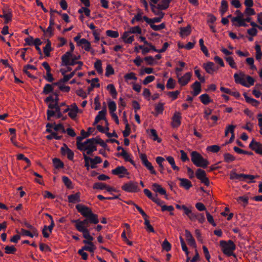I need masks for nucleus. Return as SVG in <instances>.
Here are the masks:
<instances>
[{"label":"nucleus","instance_id":"nucleus-1","mask_svg":"<svg viewBox=\"0 0 262 262\" xmlns=\"http://www.w3.org/2000/svg\"><path fill=\"white\" fill-rule=\"evenodd\" d=\"M171 1L172 0H149V4L152 12L159 14L164 12V10L169 8Z\"/></svg>","mask_w":262,"mask_h":262},{"label":"nucleus","instance_id":"nucleus-2","mask_svg":"<svg viewBox=\"0 0 262 262\" xmlns=\"http://www.w3.org/2000/svg\"><path fill=\"white\" fill-rule=\"evenodd\" d=\"M71 223L75 224V227L77 231L82 233V236L89 237V229L88 225L90 221L86 218L81 221L79 219L72 220Z\"/></svg>","mask_w":262,"mask_h":262},{"label":"nucleus","instance_id":"nucleus-3","mask_svg":"<svg viewBox=\"0 0 262 262\" xmlns=\"http://www.w3.org/2000/svg\"><path fill=\"white\" fill-rule=\"evenodd\" d=\"M191 160L198 167L206 168L209 164L208 160L196 151L191 152Z\"/></svg>","mask_w":262,"mask_h":262},{"label":"nucleus","instance_id":"nucleus-4","mask_svg":"<svg viewBox=\"0 0 262 262\" xmlns=\"http://www.w3.org/2000/svg\"><path fill=\"white\" fill-rule=\"evenodd\" d=\"M220 245L222 248V251L223 252L224 254L227 255L228 256L233 255L235 256V254L232 252L235 249V245L234 243L230 240H229L228 242L224 241H221L220 242Z\"/></svg>","mask_w":262,"mask_h":262},{"label":"nucleus","instance_id":"nucleus-5","mask_svg":"<svg viewBox=\"0 0 262 262\" xmlns=\"http://www.w3.org/2000/svg\"><path fill=\"white\" fill-rule=\"evenodd\" d=\"M123 190L127 192H137L140 191L138 183L137 182L130 181L124 184L122 186Z\"/></svg>","mask_w":262,"mask_h":262},{"label":"nucleus","instance_id":"nucleus-6","mask_svg":"<svg viewBox=\"0 0 262 262\" xmlns=\"http://www.w3.org/2000/svg\"><path fill=\"white\" fill-rule=\"evenodd\" d=\"M74 39L77 46L85 49L86 51H90L91 45L88 40L85 38H80L79 35L76 36Z\"/></svg>","mask_w":262,"mask_h":262},{"label":"nucleus","instance_id":"nucleus-7","mask_svg":"<svg viewBox=\"0 0 262 262\" xmlns=\"http://www.w3.org/2000/svg\"><path fill=\"white\" fill-rule=\"evenodd\" d=\"M195 174L197 179L201 181L202 183L204 184L207 186H209V181L206 177V173L204 170L199 168L197 169L196 171H195Z\"/></svg>","mask_w":262,"mask_h":262},{"label":"nucleus","instance_id":"nucleus-8","mask_svg":"<svg viewBox=\"0 0 262 262\" xmlns=\"http://www.w3.org/2000/svg\"><path fill=\"white\" fill-rule=\"evenodd\" d=\"M140 159L142 162L143 165L146 167L147 170H149L150 173L153 174H156V171L154 169L153 166L151 163L147 159V156L144 154L140 155Z\"/></svg>","mask_w":262,"mask_h":262},{"label":"nucleus","instance_id":"nucleus-9","mask_svg":"<svg viewBox=\"0 0 262 262\" xmlns=\"http://www.w3.org/2000/svg\"><path fill=\"white\" fill-rule=\"evenodd\" d=\"M76 209L82 216L86 217L90 214H93L92 209L84 205L78 204L76 205Z\"/></svg>","mask_w":262,"mask_h":262},{"label":"nucleus","instance_id":"nucleus-10","mask_svg":"<svg viewBox=\"0 0 262 262\" xmlns=\"http://www.w3.org/2000/svg\"><path fill=\"white\" fill-rule=\"evenodd\" d=\"M236 12H239V14L236 17H232L231 15L228 17L231 18V21L233 25L236 26H245V20L243 18V14L238 10L236 11Z\"/></svg>","mask_w":262,"mask_h":262},{"label":"nucleus","instance_id":"nucleus-11","mask_svg":"<svg viewBox=\"0 0 262 262\" xmlns=\"http://www.w3.org/2000/svg\"><path fill=\"white\" fill-rule=\"evenodd\" d=\"M191 75V72H187L182 76H180V74H178L177 77L178 78V83L182 86L187 85L190 80Z\"/></svg>","mask_w":262,"mask_h":262},{"label":"nucleus","instance_id":"nucleus-12","mask_svg":"<svg viewBox=\"0 0 262 262\" xmlns=\"http://www.w3.org/2000/svg\"><path fill=\"white\" fill-rule=\"evenodd\" d=\"M112 173L114 175L118 176L120 178H122L125 175H128L129 173L126 167L123 166H119L112 170Z\"/></svg>","mask_w":262,"mask_h":262},{"label":"nucleus","instance_id":"nucleus-13","mask_svg":"<svg viewBox=\"0 0 262 262\" xmlns=\"http://www.w3.org/2000/svg\"><path fill=\"white\" fill-rule=\"evenodd\" d=\"M155 15L157 16L153 18H149L147 16L144 17V20L149 25L154 24L155 23H159L165 15L164 12H161L159 14H157L156 12H152Z\"/></svg>","mask_w":262,"mask_h":262},{"label":"nucleus","instance_id":"nucleus-14","mask_svg":"<svg viewBox=\"0 0 262 262\" xmlns=\"http://www.w3.org/2000/svg\"><path fill=\"white\" fill-rule=\"evenodd\" d=\"M249 147L252 150H254L255 152L262 155V144L256 142L254 139H252L251 143H250Z\"/></svg>","mask_w":262,"mask_h":262},{"label":"nucleus","instance_id":"nucleus-15","mask_svg":"<svg viewBox=\"0 0 262 262\" xmlns=\"http://www.w3.org/2000/svg\"><path fill=\"white\" fill-rule=\"evenodd\" d=\"M203 68H204L206 72L209 74H213L214 72L218 70V67L215 66L214 63L211 61H208L206 63H204Z\"/></svg>","mask_w":262,"mask_h":262},{"label":"nucleus","instance_id":"nucleus-16","mask_svg":"<svg viewBox=\"0 0 262 262\" xmlns=\"http://www.w3.org/2000/svg\"><path fill=\"white\" fill-rule=\"evenodd\" d=\"M80 151H84L86 150V153L88 155H92V153L97 150V147L95 144L89 143L86 145H83L82 150Z\"/></svg>","mask_w":262,"mask_h":262},{"label":"nucleus","instance_id":"nucleus-17","mask_svg":"<svg viewBox=\"0 0 262 262\" xmlns=\"http://www.w3.org/2000/svg\"><path fill=\"white\" fill-rule=\"evenodd\" d=\"M230 179L231 180H242L244 178H248L250 177L251 178H253V177L249 175V174H246L245 173H237L235 172L234 170H232L230 172Z\"/></svg>","mask_w":262,"mask_h":262},{"label":"nucleus","instance_id":"nucleus-18","mask_svg":"<svg viewBox=\"0 0 262 262\" xmlns=\"http://www.w3.org/2000/svg\"><path fill=\"white\" fill-rule=\"evenodd\" d=\"M151 189H152V190L155 192L158 193L161 195H164L165 196V198L167 199L166 191L161 187L160 184L158 183H154L152 185H151Z\"/></svg>","mask_w":262,"mask_h":262},{"label":"nucleus","instance_id":"nucleus-19","mask_svg":"<svg viewBox=\"0 0 262 262\" xmlns=\"http://www.w3.org/2000/svg\"><path fill=\"white\" fill-rule=\"evenodd\" d=\"M62 113L61 106H59V104L57 106L55 107L54 110H48L47 112H46V114H47V120L48 121H51V118L55 116L56 113Z\"/></svg>","mask_w":262,"mask_h":262},{"label":"nucleus","instance_id":"nucleus-20","mask_svg":"<svg viewBox=\"0 0 262 262\" xmlns=\"http://www.w3.org/2000/svg\"><path fill=\"white\" fill-rule=\"evenodd\" d=\"M85 139L82 136H77L76 137V147L78 150H82L83 145H86L89 142L92 141L90 138L86 139L84 142H82V140Z\"/></svg>","mask_w":262,"mask_h":262},{"label":"nucleus","instance_id":"nucleus-21","mask_svg":"<svg viewBox=\"0 0 262 262\" xmlns=\"http://www.w3.org/2000/svg\"><path fill=\"white\" fill-rule=\"evenodd\" d=\"M79 112L78 107L77 106L75 103H73L71 105V107H69V111L68 113V116L72 119H74L77 114Z\"/></svg>","mask_w":262,"mask_h":262},{"label":"nucleus","instance_id":"nucleus-22","mask_svg":"<svg viewBox=\"0 0 262 262\" xmlns=\"http://www.w3.org/2000/svg\"><path fill=\"white\" fill-rule=\"evenodd\" d=\"M191 88L193 90V91L191 92V94L193 96H197L201 92V83L198 81H195L194 83L192 84Z\"/></svg>","mask_w":262,"mask_h":262},{"label":"nucleus","instance_id":"nucleus-23","mask_svg":"<svg viewBox=\"0 0 262 262\" xmlns=\"http://www.w3.org/2000/svg\"><path fill=\"white\" fill-rule=\"evenodd\" d=\"M181 114L179 112H176L174 113V115L172 118V123H171V125L173 127H178L181 124Z\"/></svg>","mask_w":262,"mask_h":262},{"label":"nucleus","instance_id":"nucleus-24","mask_svg":"<svg viewBox=\"0 0 262 262\" xmlns=\"http://www.w3.org/2000/svg\"><path fill=\"white\" fill-rule=\"evenodd\" d=\"M3 14L0 15V17L4 18L5 23L7 24L12 20V14L11 11L9 10H4Z\"/></svg>","mask_w":262,"mask_h":262},{"label":"nucleus","instance_id":"nucleus-25","mask_svg":"<svg viewBox=\"0 0 262 262\" xmlns=\"http://www.w3.org/2000/svg\"><path fill=\"white\" fill-rule=\"evenodd\" d=\"M89 160L90 162V168L93 169L97 168V164L102 162V160L99 156H96L94 159L89 157Z\"/></svg>","mask_w":262,"mask_h":262},{"label":"nucleus","instance_id":"nucleus-26","mask_svg":"<svg viewBox=\"0 0 262 262\" xmlns=\"http://www.w3.org/2000/svg\"><path fill=\"white\" fill-rule=\"evenodd\" d=\"M75 71L72 72L69 75H64V77L62 79H61L58 81L53 83V85H59L62 84V83H65L66 82L69 81L70 78H72L73 76L75 75Z\"/></svg>","mask_w":262,"mask_h":262},{"label":"nucleus","instance_id":"nucleus-27","mask_svg":"<svg viewBox=\"0 0 262 262\" xmlns=\"http://www.w3.org/2000/svg\"><path fill=\"white\" fill-rule=\"evenodd\" d=\"M145 16H143V13L142 11L139 10L138 13L134 16V17L132 19L131 23L134 24L136 22H140L142 21L143 20H144V17Z\"/></svg>","mask_w":262,"mask_h":262},{"label":"nucleus","instance_id":"nucleus-28","mask_svg":"<svg viewBox=\"0 0 262 262\" xmlns=\"http://www.w3.org/2000/svg\"><path fill=\"white\" fill-rule=\"evenodd\" d=\"M90 139H92V141H91V142H90L89 143H92L94 144V145L99 144L101 146H102V147H103L105 149H106V148L107 147V145L106 143L105 142V141L102 140V139L100 138H98V137L93 138H90Z\"/></svg>","mask_w":262,"mask_h":262},{"label":"nucleus","instance_id":"nucleus-29","mask_svg":"<svg viewBox=\"0 0 262 262\" xmlns=\"http://www.w3.org/2000/svg\"><path fill=\"white\" fill-rule=\"evenodd\" d=\"M178 180L181 182L180 186L186 190L189 189L192 186L191 182L186 179L179 178Z\"/></svg>","mask_w":262,"mask_h":262},{"label":"nucleus","instance_id":"nucleus-30","mask_svg":"<svg viewBox=\"0 0 262 262\" xmlns=\"http://www.w3.org/2000/svg\"><path fill=\"white\" fill-rule=\"evenodd\" d=\"M80 58V55H78V56L74 55V56H73L71 58V59H68V63L67 64V66H74L76 64L82 65L83 63H82V61H76L77 60H78Z\"/></svg>","mask_w":262,"mask_h":262},{"label":"nucleus","instance_id":"nucleus-31","mask_svg":"<svg viewBox=\"0 0 262 262\" xmlns=\"http://www.w3.org/2000/svg\"><path fill=\"white\" fill-rule=\"evenodd\" d=\"M185 235L188 244H190V245L192 246H195V240L189 230L187 229L185 230Z\"/></svg>","mask_w":262,"mask_h":262},{"label":"nucleus","instance_id":"nucleus-32","mask_svg":"<svg viewBox=\"0 0 262 262\" xmlns=\"http://www.w3.org/2000/svg\"><path fill=\"white\" fill-rule=\"evenodd\" d=\"M80 192H77L75 194L69 195L68 196V201L69 203H75L76 202H80Z\"/></svg>","mask_w":262,"mask_h":262},{"label":"nucleus","instance_id":"nucleus-33","mask_svg":"<svg viewBox=\"0 0 262 262\" xmlns=\"http://www.w3.org/2000/svg\"><path fill=\"white\" fill-rule=\"evenodd\" d=\"M73 52L68 51L66 52L64 54H63L61 57V61H62V66H67V64H68V59H70V58L73 56L72 53Z\"/></svg>","mask_w":262,"mask_h":262},{"label":"nucleus","instance_id":"nucleus-34","mask_svg":"<svg viewBox=\"0 0 262 262\" xmlns=\"http://www.w3.org/2000/svg\"><path fill=\"white\" fill-rule=\"evenodd\" d=\"M234 78L236 83L241 84L243 86H245V88H249V84L245 82L243 78H242L240 76H239L237 73L234 74Z\"/></svg>","mask_w":262,"mask_h":262},{"label":"nucleus","instance_id":"nucleus-35","mask_svg":"<svg viewBox=\"0 0 262 262\" xmlns=\"http://www.w3.org/2000/svg\"><path fill=\"white\" fill-rule=\"evenodd\" d=\"M46 132L51 133V134L46 136V138H47L49 140H51L52 139H55L56 140H60L62 138V136H59L57 135L56 133L52 132L51 129H46Z\"/></svg>","mask_w":262,"mask_h":262},{"label":"nucleus","instance_id":"nucleus-36","mask_svg":"<svg viewBox=\"0 0 262 262\" xmlns=\"http://www.w3.org/2000/svg\"><path fill=\"white\" fill-rule=\"evenodd\" d=\"M85 218L89 220L90 224H97L99 222L98 215L95 213L90 214Z\"/></svg>","mask_w":262,"mask_h":262},{"label":"nucleus","instance_id":"nucleus-37","mask_svg":"<svg viewBox=\"0 0 262 262\" xmlns=\"http://www.w3.org/2000/svg\"><path fill=\"white\" fill-rule=\"evenodd\" d=\"M199 98H200L202 103L205 105H207L212 101L211 99L209 98V95L207 94H202Z\"/></svg>","mask_w":262,"mask_h":262},{"label":"nucleus","instance_id":"nucleus-38","mask_svg":"<svg viewBox=\"0 0 262 262\" xmlns=\"http://www.w3.org/2000/svg\"><path fill=\"white\" fill-rule=\"evenodd\" d=\"M106 89L107 91H110V93L111 95L112 96L113 99H116L117 96V91L114 87V85L112 84H109L106 86Z\"/></svg>","mask_w":262,"mask_h":262},{"label":"nucleus","instance_id":"nucleus-39","mask_svg":"<svg viewBox=\"0 0 262 262\" xmlns=\"http://www.w3.org/2000/svg\"><path fill=\"white\" fill-rule=\"evenodd\" d=\"M228 9V4L226 0H222L220 7V12L222 15L227 11Z\"/></svg>","mask_w":262,"mask_h":262},{"label":"nucleus","instance_id":"nucleus-40","mask_svg":"<svg viewBox=\"0 0 262 262\" xmlns=\"http://www.w3.org/2000/svg\"><path fill=\"white\" fill-rule=\"evenodd\" d=\"M224 162L228 163H231L235 160V158L229 152H225L224 154Z\"/></svg>","mask_w":262,"mask_h":262},{"label":"nucleus","instance_id":"nucleus-41","mask_svg":"<svg viewBox=\"0 0 262 262\" xmlns=\"http://www.w3.org/2000/svg\"><path fill=\"white\" fill-rule=\"evenodd\" d=\"M166 160L168 162H169V164L171 165V168L173 169V170H180V168L175 165V162L174 158L171 156H167L166 157Z\"/></svg>","mask_w":262,"mask_h":262},{"label":"nucleus","instance_id":"nucleus-42","mask_svg":"<svg viewBox=\"0 0 262 262\" xmlns=\"http://www.w3.org/2000/svg\"><path fill=\"white\" fill-rule=\"evenodd\" d=\"M53 84H46L45 85L43 90H42V93L45 95H48L50 93H54Z\"/></svg>","mask_w":262,"mask_h":262},{"label":"nucleus","instance_id":"nucleus-43","mask_svg":"<svg viewBox=\"0 0 262 262\" xmlns=\"http://www.w3.org/2000/svg\"><path fill=\"white\" fill-rule=\"evenodd\" d=\"M149 136L154 141H156L159 143L161 142V139L158 138L156 130L154 129H151L150 130Z\"/></svg>","mask_w":262,"mask_h":262},{"label":"nucleus","instance_id":"nucleus-44","mask_svg":"<svg viewBox=\"0 0 262 262\" xmlns=\"http://www.w3.org/2000/svg\"><path fill=\"white\" fill-rule=\"evenodd\" d=\"M128 34H123L122 39L124 42L126 43H131L134 41V36H129Z\"/></svg>","mask_w":262,"mask_h":262},{"label":"nucleus","instance_id":"nucleus-45","mask_svg":"<svg viewBox=\"0 0 262 262\" xmlns=\"http://www.w3.org/2000/svg\"><path fill=\"white\" fill-rule=\"evenodd\" d=\"M53 164H54L55 168L57 169L63 168L64 167V163L60 159L58 158L53 159Z\"/></svg>","mask_w":262,"mask_h":262},{"label":"nucleus","instance_id":"nucleus-46","mask_svg":"<svg viewBox=\"0 0 262 262\" xmlns=\"http://www.w3.org/2000/svg\"><path fill=\"white\" fill-rule=\"evenodd\" d=\"M96 249V246L93 244V245H84L83 246L81 249H80L79 250H81L83 251H89L92 253H94V252L95 251Z\"/></svg>","mask_w":262,"mask_h":262},{"label":"nucleus","instance_id":"nucleus-47","mask_svg":"<svg viewBox=\"0 0 262 262\" xmlns=\"http://www.w3.org/2000/svg\"><path fill=\"white\" fill-rule=\"evenodd\" d=\"M51 51V42L50 41L48 40L47 44H46V46L43 48V52L45 56L49 57L50 56V53Z\"/></svg>","mask_w":262,"mask_h":262},{"label":"nucleus","instance_id":"nucleus-48","mask_svg":"<svg viewBox=\"0 0 262 262\" xmlns=\"http://www.w3.org/2000/svg\"><path fill=\"white\" fill-rule=\"evenodd\" d=\"M124 79H125V81H128L130 80H137V77H136L135 73L130 72L124 75Z\"/></svg>","mask_w":262,"mask_h":262},{"label":"nucleus","instance_id":"nucleus-49","mask_svg":"<svg viewBox=\"0 0 262 262\" xmlns=\"http://www.w3.org/2000/svg\"><path fill=\"white\" fill-rule=\"evenodd\" d=\"M124 121H125V129L123 131V136L124 137L126 138L129 136L130 133V128L129 124L127 123V121L126 119H124Z\"/></svg>","mask_w":262,"mask_h":262},{"label":"nucleus","instance_id":"nucleus-50","mask_svg":"<svg viewBox=\"0 0 262 262\" xmlns=\"http://www.w3.org/2000/svg\"><path fill=\"white\" fill-rule=\"evenodd\" d=\"M176 82L174 79L171 78H169L167 81L166 88L169 90H173L175 88Z\"/></svg>","mask_w":262,"mask_h":262},{"label":"nucleus","instance_id":"nucleus-51","mask_svg":"<svg viewBox=\"0 0 262 262\" xmlns=\"http://www.w3.org/2000/svg\"><path fill=\"white\" fill-rule=\"evenodd\" d=\"M5 253L7 254H14L17 251V249L14 246H7L5 248Z\"/></svg>","mask_w":262,"mask_h":262},{"label":"nucleus","instance_id":"nucleus-52","mask_svg":"<svg viewBox=\"0 0 262 262\" xmlns=\"http://www.w3.org/2000/svg\"><path fill=\"white\" fill-rule=\"evenodd\" d=\"M95 68L97 72L100 74H102L103 73V70L102 68V62L100 60H98L95 63Z\"/></svg>","mask_w":262,"mask_h":262},{"label":"nucleus","instance_id":"nucleus-53","mask_svg":"<svg viewBox=\"0 0 262 262\" xmlns=\"http://www.w3.org/2000/svg\"><path fill=\"white\" fill-rule=\"evenodd\" d=\"M180 94V91L179 90H177L173 92H167V95L169 96L173 100L177 99L178 98V96Z\"/></svg>","mask_w":262,"mask_h":262},{"label":"nucleus","instance_id":"nucleus-54","mask_svg":"<svg viewBox=\"0 0 262 262\" xmlns=\"http://www.w3.org/2000/svg\"><path fill=\"white\" fill-rule=\"evenodd\" d=\"M161 211H170V214L171 215H173V213L172 212V211L174 210V208L173 206L169 205L167 206L166 205H164L163 206H161Z\"/></svg>","mask_w":262,"mask_h":262},{"label":"nucleus","instance_id":"nucleus-55","mask_svg":"<svg viewBox=\"0 0 262 262\" xmlns=\"http://www.w3.org/2000/svg\"><path fill=\"white\" fill-rule=\"evenodd\" d=\"M24 226L26 227L27 228H28L29 230H30V231H32V233H34L35 236H38V233L37 229H36L34 227L32 226L27 222L24 223Z\"/></svg>","mask_w":262,"mask_h":262},{"label":"nucleus","instance_id":"nucleus-56","mask_svg":"<svg viewBox=\"0 0 262 262\" xmlns=\"http://www.w3.org/2000/svg\"><path fill=\"white\" fill-rule=\"evenodd\" d=\"M107 187V185L101 182H96L93 185V188L96 189L103 190Z\"/></svg>","mask_w":262,"mask_h":262},{"label":"nucleus","instance_id":"nucleus-57","mask_svg":"<svg viewBox=\"0 0 262 262\" xmlns=\"http://www.w3.org/2000/svg\"><path fill=\"white\" fill-rule=\"evenodd\" d=\"M84 239L82 241V243L85 244V245H88V246H93V243L92 241L94 240V238L93 236L90 235V234L89 233V237H86V236H82Z\"/></svg>","mask_w":262,"mask_h":262},{"label":"nucleus","instance_id":"nucleus-58","mask_svg":"<svg viewBox=\"0 0 262 262\" xmlns=\"http://www.w3.org/2000/svg\"><path fill=\"white\" fill-rule=\"evenodd\" d=\"M255 51H256V55H255V58L257 60H259L262 58V52L260 51V48L259 45H256L255 47Z\"/></svg>","mask_w":262,"mask_h":262},{"label":"nucleus","instance_id":"nucleus-59","mask_svg":"<svg viewBox=\"0 0 262 262\" xmlns=\"http://www.w3.org/2000/svg\"><path fill=\"white\" fill-rule=\"evenodd\" d=\"M221 149V147H220L217 145H213L211 146H209L207 147V150L211 151L213 153H216Z\"/></svg>","mask_w":262,"mask_h":262},{"label":"nucleus","instance_id":"nucleus-60","mask_svg":"<svg viewBox=\"0 0 262 262\" xmlns=\"http://www.w3.org/2000/svg\"><path fill=\"white\" fill-rule=\"evenodd\" d=\"M114 73V69L113 67L111 66V64L107 65L106 67V71H105V76L107 77H110L111 75H113Z\"/></svg>","mask_w":262,"mask_h":262},{"label":"nucleus","instance_id":"nucleus-61","mask_svg":"<svg viewBox=\"0 0 262 262\" xmlns=\"http://www.w3.org/2000/svg\"><path fill=\"white\" fill-rule=\"evenodd\" d=\"M161 246H162V248L164 250H165L166 251H170L171 245L170 243L167 241V239H164L163 243H162V245H161Z\"/></svg>","mask_w":262,"mask_h":262},{"label":"nucleus","instance_id":"nucleus-62","mask_svg":"<svg viewBox=\"0 0 262 262\" xmlns=\"http://www.w3.org/2000/svg\"><path fill=\"white\" fill-rule=\"evenodd\" d=\"M62 182H63L64 185L68 188H72V182L67 176H63L62 178Z\"/></svg>","mask_w":262,"mask_h":262},{"label":"nucleus","instance_id":"nucleus-63","mask_svg":"<svg viewBox=\"0 0 262 262\" xmlns=\"http://www.w3.org/2000/svg\"><path fill=\"white\" fill-rule=\"evenodd\" d=\"M239 203H243V206L245 207L248 204V198L247 196H238L237 199Z\"/></svg>","mask_w":262,"mask_h":262},{"label":"nucleus","instance_id":"nucleus-64","mask_svg":"<svg viewBox=\"0 0 262 262\" xmlns=\"http://www.w3.org/2000/svg\"><path fill=\"white\" fill-rule=\"evenodd\" d=\"M110 113H114L116 110V104L114 101H110L108 103Z\"/></svg>","mask_w":262,"mask_h":262}]
</instances>
